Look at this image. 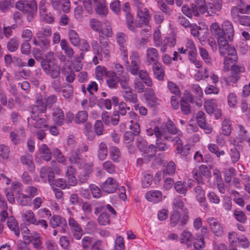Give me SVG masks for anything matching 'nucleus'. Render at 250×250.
<instances>
[{
	"instance_id": "f257e3e1",
	"label": "nucleus",
	"mask_w": 250,
	"mask_h": 250,
	"mask_svg": "<svg viewBox=\"0 0 250 250\" xmlns=\"http://www.w3.org/2000/svg\"><path fill=\"white\" fill-rule=\"evenodd\" d=\"M219 50L221 56H224V69L228 71L230 63H235L237 61L236 51L233 46L229 45L228 42H219Z\"/></svg>"
},
{
	"instance_id": "f03ea898",
	"label": "nucleus",
	"mask_w": 250,
	"mask_h": 250,
	"mask_svg": "<svg viewBox=\"0 0 250 250\" xmlns=\"http://www.w3.org/2000/svg\"><path fill=\"white\" fill-rule=\"evenodd\" d=\"M15 7L23 14H35L37 11V4L35 0H19L16 3Z\"/></svg>"
},
{
	"instance_id": "7ed1b4c3",
	"label": "nucleus",
	"mask_w": 250,
	"mask_h": 250,
	"mask_svg": "<svg viewBox=\"0 0 250 250\" xmlns=\"http://www.w3.org/2000/svg\"><path fill=\"white\" fill-rule=\"evenodd\" d=\"M194 190L196 198L200 203L201 207L204 210H208V204L206 202L204 190L203 189L202 187L199 185L195 187Z\"/></svg>"
},
{
	"instance_id": "20e7f679",
	"label": "nucleus",
	"mask_w": 250,
	"mask_h": 250,
	"mask_svg": "<svg viewBox=\"0 0 250 250\" xmlns=\"http://www.w3.org/2000/svg\"><path fill=\"white\" fill-rule=\"evenodd\" d=\"M68 224L74 237L80 240L83 234V230L80 225L73 218L69 219Z\"/></svg>"
},
{
	"instance_id": "39448f33",
	"label": "nucleus",
	"mask_w": 250,
	"mask_h": 250,
	"mask_svg": "<svg viewBox=\"0 0 250 250\" xmlns=\"http://www.w3.org/2000/svg\"><path fill=\"white\" fill-rule=\"evenodd\" d=\"M223 37L227 41L232 40L234 36V29L231 22L229 21H225L222 25ZM228 42V41H227Z\"/></svg>"
},
{
	"instance_id": "423d86ee",
	"label": "nucleus",
	"mask_w": 250,
	"mask_h": 250,
	"mask_svg": "<svg viewBox=\"0 0 250 250\" xmlns=\"http://www.w3.org/2000/svg\"><path fill=\"white\" fill-rule=\"evenodd\" d=\"M118 186V183L116 180L113 178L109 177L103 184L102 188L104 192L111 193L114 192Z\"/></svg>"
},
{
	"instance_id": "0eeeda50",
	"label": "nucleus",
	"mask_w": 250,
	"mask_h": 250,
	"mask_svg": "<svg viewBox=\"0 0 250 250\" xmlns=\"http://www.w3.org/2000/svg\"><path fill=\"white\" fill-rule=\"evenodd\" d=\"M137 16L139 19V22L137 26L141 27L143 24L147 25L149 22L150 16L148 11L145 7L137 10Z\"/></svg>"
},
{
	"instance_id": "6e6552de",
	"label": "nucleus",
	"mask_w": 250,
	"mask_h": 250,
	"mask_svg": "<svg viewBox=\"0 0 250 250\" xmlns=\"http://www.w3.org/2000/svg\"><path fill=\"white\" fill-rule=\"evenodd\" d=\"M28 123H31L34 127L37 128H46V119L41 117L39 114L31 115L30 119H28Z\"/></svg>"
},
{
	"instance_id": "1a4fd4ad",
	"label": "nucleus",
	"mask_w": 250,
	"mask_h": 250,
	"mask_svg": "<svg viewBox=\"0 0 250 250\" xmlns=\"http://www.w3.org/2000/svg\"><path fill=\"white\" fill-rule=\"evenodd\" d=\"M212 231L215 235L220 236L223 233V229L219 222L214 218L209 217L207 219Z\"/></svg>"
},
{
	"instance_id": "9d476101",
	"label": "nucleus",
	"mask_w": 250,
	"mask_h": 250,
	"mask_svg": "<svg viewBox=\"0 0 250 250\" xmlns=\"http://www.w3.org/2000/svg\"><path fill=\"white\" fill-rule=\"evenodd\" d=\"M92 45L94 53L97 55L99 57V59L102 60V53L106 57H109L110 56L109 47L101 48L99 45L97 41H93L92 43Z\"/></svg>"
},
{
	"instance_id": "9b49d317",
	"label": "nucleus",
	"mask_w": 250,
	"mask_h": 250,
	"mask_svg": "<svg viewBox=\"0 0 250 250\" xmlns=\"http://www.w3.org/2000/svg\"><path fill=\"white\" fill-rule=\"evenodd\" d=\"M183 13L188 18H191L193 16L195 17H199L200 13L196 9V7L194 4H191L190 6L188 4H185L182 8Z\"/></svg>"
},
{
	"instance_id": "f8f14e48",
	"label": "nucleus",
	"mask_w": 250,
	"mask_h": 250,
	"mask_svg": "<svg viewBox=\"0 0 250 250\" xmlns=\"http://www.w3.org/2000/svg\"><path fill=\"white\" fill-rule=\"evenodd\" d=\"M173 140L177 144L176 153L182 154L183 155L187 156L189 153L190 147L188 145L183 146V144L180 138L178 136L174 137Z\"/></svg>"
},
{
	"instance_id": "ddd939ff",
	"label": "nucleus",
	"mask_w": 250,
	"mask_h": 250,
	"mask_svg": "<svg viewBox=\"0 0 250 250\" xmlns=\"http://www.w3.org/2000/svg\"><path fill=\"white\" fill-rule=\"evenodd\" d=\"M53 119L58 125H62L64 121V115L62 110L59 108H54Z\"/></svg>"
},
{
	"instance_id": "4468645a",
	"label": "nucleus",
	"mask_w": 250,
	"mask_h": 250,
	"mask_svg": "<svg viewBox=\"0 0 250 250\" xmlns=\"http://www.w3.org/2000/svg\"><path fill=\"white\" fill-rule=\"evenodd\" d=\"M7 225L10 229L14 232L16 236H20V231L18 226V223L17 221L13 216H10L8 218Z\"/></svg>"
},
{
	"instance_id": "2eb2a0df",
	"label": "nucleus",
	"mask_w": 250,
	"mask_h": 250,
	"mask_svg": "<svg viewBox=\"0 0 250 250\" xmlns=\"http://www.w3.org/2000/svg\"><path fill=\"white\" fill-rule=\"evenodd\" d=\"M210 30L215 36H217L218 45L219 42H220V40H221V41H224L227 42V40H225L223 37L222 30H221V28L219 27L218 23L216 22L212 23L210 26Z\"/></svg>"
},
{
	"instance_id": "dca6fc26",
	"label": "nucleus",
	"mask_w": 250,
	"mask_h": 250,
	"mask_svg": "<svg viewBox=\"0 0 250 250\" xmlns=\"http://www.w3.org/2000/svg\"><path fill=\"white\" fill-rule=\"evenodd\" d=\"M146 58L147 62L151 63H156L159 59L158 51L154 48H149L146 50Z\"/></svg>"
},
{
	"instance_id": "f3484780",
	"label": "nucleus",
	"mask_w": 250,
	"mask_h": 250,
	"mask_svg": "<svg viewBox=\"0 0 250 250\" xmlns=\"http://www.w3.org/2000/svg\"><path fill=\"white\" fill-rule=\"evenodd\" d=\"M21 161L23 164L27 166L28 169L30 172H33L34 171L35 167L31 155L27 154L22 156L21 158Z\"/></svg>"
},
{
	"instance_id": "a211bd4d",
	"label": "nucleus",
	"mask_w": 250,
	"mask_h": 250,
	"mask_svg": "<svg viewBox=\"0 0 250 250\" xmlns=\"http://www.w3.org/2000/svg\"><path fill=\"white\" fill-rule=\"evenodd\" d=\"M116 40L118 44L120 45L122 50L125 53V56H127V49L125 47V43L127 40V37L125 34L122 32L118 33L116 34Z\"/></svg>"
},
{
	"instance_id": "6ab92c4d",
	"label": "nucleus",
	"mask_w": 250,
	"mask_h": 250,
	"mask_svg": "<svg viewBox=\"0 0 250 250\" xmlns=\"http://www.w3.org/2000/svg\"><path fill=\"white\" fill-rule=\"evenodd\" d=\"M129 114L131 116H134L135 120L130 121V125L129 128L133 131V133L136 135H138L140 132V127L139 124L137 123L138 120V115L133 112H130Z\"/></svg>"
},
{
	"instance_id": "aec40b11",
	"label": "nucleus",
	"mask_w": 250,
	"mask_h": 250,
	"mask_svg": "<svg viewBox=\"0 0 250 250\" xmlns=\"http://www.w3.org/2000/svg\"><path fill=\"white\" fill-rule=\"evenodd\" d=\"M123 97L125 101L135 104L137 101V95L133 93L132 88L123 91Z\"/></svg>"
},
{
	"instance_id": "412c9836",
	"label": "nucleus",
	"mask_w": 250,
	"mask_h": 250,
	"mask_svg": "<svg viewBox=\"0 0 250 250\" xmlns=\"http://www.w3.org/2000/svg\"><path fill=\"white\" fill-rule=\"evenodd\" d=\"M147 200L150 202H157L161 201L162 198L161 192L158 190L149 191L146 194Z\"/></svg>"
},
{
	"instance_id": "4be33fe9",
	"label": "nucleus",
	"mask_w": 250,
	"mask_h": 250,
	"mask_svg": "<svg viewBox=\"0 0 250 250\" xmlns=\"http://www.w3.org/2000/svg\"><path fill=\"white\" fill-rule=\"evenodd\" d=\"M40 96H38L37 104L34 105L32 107V115H37L36 114L39 113H45L46 111V105L42 104V101L40 100Z\"/></svg>"
},
{
	"instance_id": "5701e85b",
	"label": "nucleus",
	"mask_w": 250,
	"mask_h": 250,
	"mask_svg": "<svg viewBox=\"0 0 250 250\" xmlns=\"http://www.w3.org/2000/svg\"><path fill=\"white\" fill-rule=\"evenodd\" d=\"M74 168L70 166L67 167L66 172V175L68 178V186H75L76 185L77 182L76 177L74 175Z\"/></svg>"
},
{
	"instance_id": "b1692460",
	"label": "nucleus",
	"mask_w": 250,
	"mask_h": 250,
	"mask_svg": "<svg viewBox=\"0 0 250 250\" xmlns=\"http://www.w3.org/2000/svg\"><path fill=\"white\" fill-rule=\"evenodd\" d=\"M61 48L64 51L65 55L68 58H72L74 54L73 49L69 46L68 43L65 39H62L61 41L60 44Z\"/></svg>"
},
{
	"instance_id": "393cba45",
	"label": "nucleus",
	"mask_w": 250,
	"mask_h": 250,
	"mask_svg": "<svg viewBox=\"0 0 250 250\" xmlns=\"http://www.w3.org/2000/svg\"><path fill=\"white\" fill-rule=\"evenodd\" d=\"M40 154L41 157L44 161H49L51 160L52 153L48 147L45 144L41 146Z\"/></svg>"
},
{
	"instance_id": "a878e982",
	"label": "nucleus",
	"mask_w": 250,
	"mask_h": 250,
	"mask_svg": "<svg viewBox=\"0 0 250 250\" xmlns=\"http://www.w3.org/2000/svg\"><path fill=\"white\" fill-rule=\"evenodd\" d=\"M174 188L175 190L179 194L186 195L188 187L185 182L177 181L174 184Z\"/></svg>"
},
{
	"instance_id": "bb28decb",
	"label": "nucleus",
	"mask_w": 250,
	"mask_h": 250,
	"mask_svg": "<svg viewBox=\"0 0 250 250\" xmlns=\"http://www.w3.org/2000/svg\"><path fill=\"white\" fill-rule=\"evenodd\" d=\"M222 0H215L213 3H209L208 7V13L210 11L212 13H216L217 11H220L222 8Z\"/></svg>"
},
{
	"instance_id": "cd10ccee",
	"label": "nucleus",
	"mask_w": 250,
	"mask_h": 250,
	"mask_svg": "<svg viewBox=\"0 0 250 250\" xmlns=\"http://www.w3.org/2000/svg\"><path fill=\"white\" fill-rule=\"evenodd\" d=\"M108 153V149L106 145L104 142H101L98 146V156L101 160H104Z\"/></svg>"
},
{
	"instance_id": "c85d7f7f",
	"label": "nucleus",
	"mask_w": 250,
	"mask_h": 250,
	"mask_svg": "<svg viewBox=\"0 0 250 250\" xmlns=\"http://www.w3.org/2000/svg\"><path fill=\"white\" fill-rule=\"evenodd\" d=\"M22 217L25 221L29 224H34V223H36V219L35 214L31 210L23 212L22 214Z\"/></svg>"
},
{
	"instance_id": "c756f323",
	"label": "nucleus",
	"mask_w": 250,
	"mask_h": 250,
	"mask_svg": "<svg viewBox=\"0 0 250 250\" xmlns=\"http://www.w3.org/2000/svg\"><path fill=\"white\" fill-rule=\"evenodd\" d=\"M153 70L155 77L158 80H163L164 77V72L160 64L155 63L153 66Z\"/></svg>"
},
{
	"instance_id": "7c9ffc66",
	"label": "nucleus",
	"mask_w": 250,
	"mask_h": 250,
	"mask_svg": "<svg viewBox=\"0 0 250 250\" xmlns=\"http://www.w3.org/2000/svg\"><path fill=\"white\" fill-rule=\"evenodd\" d=\"M71 43L75 46H78L80 43V38L78 33L74 30H71L68 34Z\"/></svg>"
},
{
	"instance_id": "2f4dec72",
	"label": "nucleus",
	"mask_w": 250,
	"mask_h": 250,
	"mask_svg": "<svg viewBox=\"0 0 250 250\" xmlns=\"http://www.w3.org/2000/svg\"><path fill=\"white\" fill-rule=\"evenodd\" d=\"M139 76L140 78V80L143 82L147 86H151L152 85V83L149 77L148 74L147 72L143 70H141L139 71Z\"/></svg>"
},
{
	"instance_id": "473e14b6",
	"label": "nucleus",
	"mask_w": 250,
	"mask_h": 250,
	"mask_svg": "<svg viewBox=\"0 0 250 250\" xmlns=\"http://www.w3.org/2000/svg\"><path fill=\"white\" fill-rule=\"evenodd\" d=\"M194 3H192L194 4L196 9L199 12L202 14H204L207 11L208 8H207L206 3L205 0H194Z\"/></svg>"
},
{
	"instance_id": "72a5a7b5",
	"label": "nucleus",
	"mask_w": 250,
	"mask_h": 250,
	"mask_svg": "<svg viewBox=\"0 0 250 250\" xmlns=\"http://www.w3.org/2000/svg\"><path fill=\"white\" fill-rule=\"evenodd\" d=\"M146 100L148 104L151 106H154L156 104L157 98L153 90L151 88H149L146 94Z\"/></svg>"
},
{
	"instance_id": "f704fd0d",
	"label": "nucleus",
	"mask_w": 250,
	"mask_h": 250,
	"mask_svg": "<svg viewBox=\"0 0 250 250\" xmlns=\"http://www.w3.org/2000/svg\"><path fill=\"white\" fill-rule=\"evenodd\" d=\"M64 223H65V219L58 215H54L50 221V225L54 228L59 226L61 224L64 226Z\"/></svg>"
},
{
	"instance_id": "c9c22d12",
	"label": "nucleus",
	"mask_w": 250,
	"mask_h": 250,
	"mask_svg": "<svg viewBox=\"0 0 250 250\" xmlns=\"http://www.w3.org/2000/svg\"><path fill=\"white\" fill-rule=\"evenodd\" d=\"M88 114L85 111H81L77 113L76 115L74 121L76 123H85L87 120Z\"/></svg>"
},
{
	"instance_id": "e433bc0d",
	"label": "nucleus",
	"mask_w": 250,
	"mask_h": 250,
	"mask_svg": "<svg viewBox=\"0 0 250 250\" xmlns=\"http://www.w3.org/2000/svg\"><path fill=\"white\" fill-rule=\"evenodd\" d=\"M63 96L65 98H70L73 93V87L72 85L68 83H64L63 89L62 90Z\"/></svg>"
},
{
	"instance_id": "4c0bfd02",
	"label": "nucleus",
	"mask_w": 250,
	"mask_h": 250,
	"mask_svg": "<svg viewBox=\"0 0 250 250\" xmlns=\"http://www.w3.org/2000/svg\"><path fill=\"white\" fill-rule=\"evenodd\" d=\"M222 131L224 135L229 136L231 132V124L230 120L225 119L222 122Z\"/></svg>"
},
{
	"instance_id": "58836bf2",
	"label": "nucleus",
	"mask_w": 250,
	"mask_h": 250,
	"mask_svg": "<svg viewBox=\"0 0 250 250\" xmlns=\"http://www.w3.org/2000/svg\"><path fill=\"white\" fill-rule=\"evenodd\" d=\"M229 154L232 163H236L240 159V152L235 147L230 149Z\"/></svg>"
},
{
	"instance_id": "ea45409f",
	"label": "nucleus",
	"mask_w": 250,
	"mask_h": 250,
	"mask_svg": "<svg viewBox=\"0 0 250 250\" xmlns=\"http://www.w3.org/2000/svg\"><path fill=\"white\" fill-rule=\"evenodd\" d=\"M204 106L208 114L212 113L217 107L216 104L213 100H209L205 103Z\"/></svg>"
},
{
	"instance_id": "a19ab883",
	"label": "nucleus",
	"mask_w": 250,
	"mask_h": 250,
	"mask_svg": "<svg viewBox=\"0 0 250 250\" xmlns=\"http://www.w3.org/2000/svg\"><path fill=\"white\" fill-rule=\"evenodd\" d=\"M165 127L167 132L171 134H176L177 133V128L173 123L169 120L165 125L161 126V128Z\"/></svg>"
},
{
	"instance_id": "79ce46f5",
	"label": "nucleus",
	"mask_w": 250,
	"mask_h": 250,
	"mask_svg": "<svg viewBox=\"0 0 250 250\" xmlns=\"http://www.w3.org/2000/svg\"><path fill=\"white\" fill-rule=\"evenodd\" d=\"M26 239H28L26 243H32L35 248L38 249L41 246L42 242L40 237L37 234L35 236L32 235L30 237H27Z\"/></svg>"
},
{
	"instance_id": "37998d69",
	"label": "nucleus",
	"mask_w": 250,
	"mask_h": 250,
	"mask_svg": "<svg viewBox=\"0 0 250 250\" xmlns=\"http://www.w3.org/2000/svg\"><path fill=\"white\" fill-rule=\"evenodd\" d=\"M97 0H84L83 1V5L87 13L92 14L93 11V6L95 7Z\"/></svg>"
},
{
	"instance_id": "c03bdc74",
	"label": "nucleus",
	"mask_w": 250,
	"mask_h": 250,
	"mask_svg": "<svg viewBox=\"0 0 250 250\" xmlns=\"http://www.w3.org/2000/svg\"><path fill=\"white\" fill-rule=\"evenodd\" d=\"M109 154L111 159L114 162H118V159L120 156V152L119 149L117 147H111L109 150Z\"/></svg>"
},
{
	"instance_id": "a18cd8bd",
	"label": "nucleus",
	"mask_w": 250,
	"mask_h": 250,
	"mask_svg": "<svg viewBox=\"0 0 250 250\" xmlns=\"http://www.w3.org/2000/svg\"><path fill=\"white\" fill-rule=\"evenodd\" d=\"M51 35V30L49 27L43 28L36 33L37 38H47Z\"/></svg>"
},
{
	"instance_id": "49530a36",
	"label": "nucleus",
	"mask_w": 250,
	"mask_h": 250,
	"mask_svg": "<svg viewBox=\"0 0 250 250\" xmlns=\"http://www.w3.org/2000/svg\"><path fill=\"white\" fill-rule=\"evenodd\" d=\"M80 150L79 148L73 150L69 159L71 163L72 164L78 163L80 160Z\"/></svg>"
},
{
	"instance_id": "de8ad7c7",
	"label": "nucleus",
	"mask_w": 250,
	"mask_h": 250,
	"mask_svg": "<svg viewBox=\"0 0 250 250\" xmlns=\"http://www.w3.org/2000/svg\"><path fill=\"white\" fill-rule=\"evenodd\" d=\"M233 214L235 219L238 222L244 223L247 220V217L245 214L241 210H234Z\"/></svg>"
},
{
	"instance_id": "09e8293b",
	"label": "nucleus",
	"mask_w": 250,
	"mask_h": 250,
	"mask_svg": "<svg viewBox=\"0 0 250 250\" xmlns=\"http://www.w3.org/2000/svg\"><path fill=\"white\" fill-rule=\"evenodd\" d=\"M98 222L101 225H109L110 223L109 216L106 213H102L98 218Z\"/></svg>"
},
{
	"instance_id": "8fccbe9b",
	"label": "nucleus",
	"mask_w": 250,
	"mask_h": 250,
	"mask_svg": "<svg viewBox=\"0 0 250 250\" xmlns=\"http://www.w3.org/2000/svg\"><path fill=\"white\" fill-rule=\"evenodd\" d=\"M11 7L12 4L10 0H4L0 1V11L2 13H6Z\"/></svg>"
},
{
	"instance_id": "3c124183",
	"label": "nucleus",
	"mask_w": 250,
	"mask_h": 250,
	"mask_svg": "<svg viewBox=\"0 0 250 250\" xmlns=\"http://www.w3.org/2000/svg\"><path fill=\"white\" fill-rule=\"evenodd\" d=\"M126 23L128 29L133 32L135 31V26L133 25L134 20L130 13L125 14Z\"/></svg>"
},
{
	"instance_id": "603ef678",
	"label": "nucleus",
	"mask_w": 250,
	"mask_h": 250,
	"mask_svg": "<svg viewBox=\"0 0 250 250\" xmlns=\"http://www.w3.org/2000/svg\"><path fill=\"white\" fill-rule=\"evenodd\" d=\"M134 88L138 93H142L145 90V85L143 82H142L139 78H136L134 80Z\"/></svg>"
},
{
	"instance_id": "864d4df0",
	"label": "nucleus",
	"mask_w": 250,
	"mask_h": 250,
	"mask_svg": "<svg viewBox=\"0 0 250 250\" xmlns=\"http://www.w3.org/2000/svg\"><path fill=\"white\" fill-rule=\"evenodd\" d=\"M103 169L109 173L112 174L115 171V167L110 161H106L103 164Z\"/></svg>"
},
{
	"instance_id": "5fc2aeb1",
	"label": "nucleus",
	"mask_w": 250,
	"mask_h": 250,
	"mask_svg": "<svg viewBox=\"0 0 250 250\" xmlns=\"http://www.w3.org/2000/svg\"><path fill=\"white\" fill-rule=\"evenodd\" d=\"M60 67L57 65H53L47 75H50L54 79L58 78L60 74Z\"/></svg>"
},
{
	"instance_id": "6e6d98bb",
	"label": "nucleus",
	"mask_w": 250,
	"mask_h": 250,
	"mask_svg": "<svg viewBox=\"0 0 250 250\" xmlns=\"http://www.w3.org/2000/svg\"><path fill=\"white\" fill-rule=\"evenodd\" d=\"M30 198L28 195H24L23 194H20L17 200L19 204L23 206H28L30 203Z\"/></svg>"
},
{
	"instance_id": "4d7b16f0",
	"label": "nucleus",
	"mask_w": 250,
	"mask_h": 250,
	"mask_svg": "<svg viewBox=\"0 0 250 250\" xmlns=\"http://www.w3.org/2000/svg\"><path fill=\"white\" fill-rule=\"evenodd\" d=\"M115 250H125V246L124 244V238L122 236H118L115 242Z\"/></svg>"
},
{
	"instance_id": "13d9d810",
	"label": "nucleus",
	"mask_w": 250,
	"mask_h": 250,
	"mask_svg": "<svg viewBox=\"0 0 250 250\" xmlns=\"http://www.w3.org/2000/svg\"><path fill=\"white\" fill-rule=\"evenodd\" d=\"M199 53L202 59L204 60L206 63L210 64L211 62V58L209 56L208 52L206 49L203 47H199Z\"/></svg>"
},
{
	"instance_id": "bf43d9fd",
	"label": "nucleus",
	"mask_w": 250,
	"mask_h": 250,
	"mask_svg": "<svg viewBox=\"0 0 250 250\" xmlns=\"http://www.w3.org/2000/svg\"><path fill=\"white\" fill-rule=\"evenodd\" d=\"M19 44L17 40L12 38L9 40L7 43V48L10 52H14L18 49Z\"/></svg>"
},
{
	"instance_id": "052dcab7",
	"label": "nucleus",
	"mask_w": 250,
	"mask_h": 250,
	"mask_svg": "<svg viewBox=\"0 0 250 250\" xmlns=\"http://www.w3.org/2000/svg\"><path fill=\"white\" fill-rule=\"evenodd\" d=\"M10 150L6 146L0 145V157L4 160H6L9 158Z\"/></svg>"
},
{
	"instance_id": "680f3d73",
	"label": "nucleus",
	"mask_w": 250,
	"mask_h": 250,
	"mask_svg": "<svg viewBox=\"0 0 250 250\" xmlns=\"http://www.w3.org/2000/svg\"><path fill=\"white\" fill-rule=\"evenodd\" d=\"M241 13V7L239 8L236 6H233L230 10V14L234 21L238 20L241 17L239 13Z\"/></svg>"
},
{
	"instance_id": "e2e57ef3",
	"label": "nucleus",
	"mask_w": 250,
	"mask_h": 250,
	"mask_svg": "<svg viewBox=\"0 0 250 250\" xmlns=\"http://www.w3.org/2000/svg\"><path fill=\"white\" fill-rule=\"evenodd\" d=\"M228 238L230 246L235 247L237 242H238V239L240 238L237 237V233L235 232L232 231L229 233Z\"/></svg>"
},
{
	"instance_id": "0e129e2a",
	"label": "nucleus",
	"mask_w": 250,
	"mask_h": 250,
	"mask_svg": "<svg viewBox=\"0 0 250 250\" xmlns=\"http://www.w3.org/2000/svg\"><path fill=\"white\" fill-rule=\"evenodd\" d=\"M90 25L91 28L96 32H100L102 29L101 22L95 19H92L90 21Z\"/></svg>"
},
{
	"instance_id": "69168bd1",
	"label": "nucleus",
	"mask_w": 250,
	"mask_h": 250,
	"mask_svg": "<svg viewBox=\"0 0 250 250\" xmlns=\"http://www.w3.org/2000/svg\"><path fill=\"white\" fill-rule=\"evenodd\" d=\"M95 11L99 15H105L107 13L105 6L103 3H100L97 0V2L95 5Z\"/></svg>"
},
{
	"instance_id": "338daca9",
	"label": "nucleus",
	"mask_w": 250,
	"mask_h": 250,
	"mask_svg": "<svg viewBox=\"0 0 250 250\" xmlns=\"http://www.w3.org/2000/svg\"><path fill=\"white\" fill-rule=\"evenodd\" d=\"M175 167L176 165L174 162H169L163 171L164 174H173L175 171Z\"/></svg>"
},
{
	"instance_id": "774afa93",
	"label": "nucleus",
	"mask_w": 250,
	"mask_h": 250,
	"mask_svg": "<svg viewBox=\"0 0 250 250\" xmlns=\"http://www.w3.org/2000/svg\"><path fill=\"white\" fill-rule=\"evenodd\" d=\"M197 121L199 126L204 129L206 133L209 134L212 131V128L206 125L205 118L197 119Z\"/></svg>"
}]
</instances>
